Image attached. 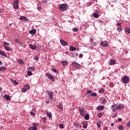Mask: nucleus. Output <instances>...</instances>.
<instances>
[{
  "instance_id": "nucleus-15",
  "label": "nucleus",
  "mask_w": 130,
  "mask_h": 130,
  "mask_svg": "<svg viewBox=\"0 0 130 130\" xmlns=\"http://www.w3.org/2000/svg\"><path fill=\"white\" fill-rule=\"evenodd\" d=\"M29 33L31 34V35H34L36 33V29H32L29 31Z\"/></svg>"
},
{
  "instance_id": "nucleus-40",
  "label": "nucleus",
  "mask_w": 130,
  "mask_h": 130,
  "mask_svg": "<svg viewBox=\"0 0 130 130\" xmlns=\"http://www.w3.org/2000/svg\"><path fill=\"white\" fill-rule=\"evenodd\" d=\"M97 116H98V117L99 118H101L102 116V114H101V113H99V114H97Z\"/></svg>"
},
{
  "instance_id": "nucleus-18",
  "label": "nucleus",
  "mask_w": 130,
  "mask_h": 130,
  "mask_svg": "<svg viewBox=\"0 0 130 130\" xmlns=\"http://www.w3.org/2000/svg\"><path fill=\"white\" fill-rule=\"evenodd\" d=\"M101 101L103 104H105V103H107V101H106V99L104 98H101Z\"/></svg>"
},
{
  "instance_id": "nucleus-8",
  "label": "nucleus",
  "mask_w": 130,
  "mask_h": 130,
  "mask_svg": "<svg viewBox=\"0 0 130 130\" xmlns=\"http://www.w3.org/2000/svg\"><path fill=\"white\" fill-rule=\"evenodd\" d=\"M33 126L29 128V130H37V125H38V123H34L32 124Z\"/></svg>"
},
{
  "instance_id": "nucleus-7",
  "label": "nucleus",
  "mask_w": 130,
  "mask_h": 130,
  "mask_svg": "<svg viewBox=\"0 0 130 130\" xmlns=\"http://www.w3.org/2000/svg\"><path fill=\"white\" fill-rule=\"evenodd\" d=\"M79 113L80 115H81V116H84L85 115V114L86 113V111H85V109L84 108H81L80 110H79Z\"/></svg>"
},
{
  "instance_id": "nucleus-26",
  "label": "nucleus",
  "mask_w": 130,
  "mask_h": 130,
  "mask_svg": "<svg viewBox=\"0 0 130 130\" xmlns=\"http://www.w3.org/2000/svg\"><path fill=\"white\" fill-rule=\"evenodd\" d=\"M29 47H30V48H31V49H33V50L36 49V47H37L36 45H33L32 44H30L29 45Z\"/></svg>"
},
{
  "instance_id": "nucleus-33",
  "label": "nucleus",
  "mask_w": 130,
  "mask_h": 130,
  "mask_svg": "<svg viewBox=\"0 0 130 130\" xmlns=\"http://www.w3.org/2000/svg\"><path fill=\"white\" fill-rule=\"evenodd\" d=\"M47 115L48 117H49V118H51V117H52V115L51 114V113H47Z\"/></svg>"
},
{
  "instance_id": "nucleus-16",
  "label": "nucleus",
  "mask_w": 130,
  "mask_h": 130,
  "mask_svg": "<svg viewBox=\"0 0 130 130\" xmlns=\"http://www.w3.org/2000/svg\"><path fill=\"white\" fill-rule=\"evenodd\" d=\"M115 62H116V61H115V60L112 59L110 61L109 63V64H110V66H113V64H115Z\"/></svg>"
},
{
  "instance_id": "nucleus-20",
  "label": "nucleus",
  "mask_w": 130,
  "mask_h": 130,
  "mask_svg": "<svg viewBox=\"0 0 130 130\" xmlns=\"http://www.w3.org/2000/svg\"><path fill=\"white\" fill-rule=\"evenodd\" d=\"M5 49H6V50H7V51H12V49L8 46H5L4 47Z\"/></svg>"
},
{
  "instance_id": "nucleus-46",
  "label": "nucleus",
  "mask_w": 130,
  "mask_h": 130,
  "mask_svg": "<svg viewBox=\"0 0 130 130\" xmlns=\"http://www.w3.org/2000/svg\"><path fill=\"white\" fill-rule=\"evenodd\" d=\"M113 109V112H115V111H116V110H117V108H113V109Z\"/></svg>"
},
{
  "instance_id": "nucleus-41",
  "label": "nucleus",
  "mask_w": 130,
  "mask_h": 130,
  "mask_svg": "<svg viewBox=\"0 0 130 130\" xmlns=\"http://www.w3.org/2000/svg\"><path fill=\"white\" fill-rule=\"evenodd\" d=\"M27 75L28 76H32V72L30 71H28L27 72Z\"/></svg>"
},
{
  "instance_id": "nucleus-17",
  "label": "nucleus",
  "mask_w": 130,
  "mask_h": 130,
  "mask_svg": "<svg viewBox=\"0 0 130 130\" xmlns=\"http://www.w3.org/2000/svg\"><path fill=\"white\" fill-rule=\"evenodd\" d=\"M0 54L1 55H2V56H5V57H8V55H7L6 53L0 50Z\"/></svg>"
},
{
  "instance_id": "nucleus-48",
  "label": "nucleus",
  "mask_w": 130,
  "mask_h": 130,
  "mask_svg": "<svg viewBox=\"0 0 130 130\" xmlns=\"http://www.w3.org/2000/svg\"><path fill=\"white\" fill-rule=\"evenodd\" d=\"M59 127H60V128H63V124H60L59 125Z\"/></svg>"
},
{
  "instance_id": "nucleus-5",
  "label": "nucleus",
  "mask_w": 130,
  "mask_h": 130,
  "mask_svg": "<svg viewBox=\"0 0 130 130\" xmlns=\"http://www.w3.org/2000/svg\"><path fill=\"white\" fill-rule=\"evenodd\" d=\"M19 1L16 0L14 2L13 4V8L15 10H18L19 9V3H18Z\"/></svg>"
},
{
  "instance_id": "nucleus-39",
  "label": "nucleus",
  "mask_w": 130,
  "mask_h": 130,
  "mask_svg": "<svg viewBox=\"0 0 130 130\" xmlns=\"http://www.w3.org/2000/svg\"><path fill=\"white\" fill-rule=\"evenodd\" d=\"M90 95L91 96H93V97H96V96H97V93L93 92V93H92Z\"/></svg>"
},
{
  "instance_id": "nucleus-9",
  "label": "nucleus",
  "mask_w": 130,
  "mask_h": 130,
  "mask_svg": "<svg viewBox=\"0 0 130 130\" xmlns=\"http://www.w3.org/2000/svg\"><path fill=\"white\" fill-rule=\"evenodd\" d=\"M102 46L104 47H106V46H108V42L107 41H103L101 43Z\"/></svg>"
},
{
  "instance_id": "nucleus-11",
  "label": "nucleus",
  "mask_w": 130,
  "mask_h": 130,
  "mask_svg": "<svg viewBox=\"0 0 130 130\" xmlns=\"http://www.w3.org/2000/svg\"><path fill=\"white\" fill-rule=\"evenodd\" d=\"M60 42L61 43V44H62V45L63 46H67L68 45V44H69V43H68V42H65L63 40L61 39L60 40Z\"/></svg>"
},
{
  "instance_id": "nucleus-44",
  "label": "nucleus",
  "mask_w": 130,
  "mask_h": 130,
  "mask_svg": "<svg viewBox=\"0 0 130 130\" xmlns=\"http://www.w3.org/2000/svg\"><path fill=\"white\" fill-rule=\"evenodd\" d=\"M117 105L116 104H114L112 106V108L113 109V108H115V107H117Z\"/></svg>"
},
{
  "instance_id": "nucleus-12",
  "label": "nucleus",
  "mask_w": 130,
  "mask_h": 130,
  "mask_svg": "<svg viewBox=\"0 0 130 130\" xmlns=\"http://www.w3.org/2000/svg\"><path fill=\"white\" fill-rule=\"evenodd\" d=\"M19 20H22V21L26 22V21H28V18L26 17V16H21L19 17Z\"/></svg>"
},
{
  "instance_id": "nucleus-43",
  "label": "nucleus",
  "mask_w": 130,
  "mask_h": 130,
  "mask_svg": "<svg viewBox=\"0 0 130 130\" xmlns=\"http://www.w3.org/2000/svg\"><path fill=\"white\" fill-rule=\"evenodd\" d=\"M52 71L54 73H56V72H57V70H56V69H54V68H52Z\"/></svg>"
},
{
  "instance_id": "nucleus-56",
  "label": "nucleus",
  "mask_w": 130,
  "mask_h": 130,
  "mask_svg": "<svg viewBox=\"0 0 130 130\" xmlns=\"http://www.w3.org/2000/svg\"><path fill=\"white\" fill-rule=\"evenodd\" d=\"M118 121H122V118H119L118 119Z\"/></svg>"
},
{
  "instance_id": "nucleus-63",
  "label": "nucleus",
  "mask_w": 130,
  "mask_h": 130,
  "mask_svg": "<svg viewBox=\"0 0 130 130\" xmlns=\"http://www.w3.org/2000/svg\"><path fill=\"white\" fill-rule=\"evenodd\" d=\"M3 62H2V61L0 60V65L2 64Z\"/></svg>"
},
{
  "instance_id": "nucleus-42",
  "label": "nucleus",
  "mask_w": 130,
  "mask_h": 130,
  "mask_svg": "<svg viewBox=\"0 0 130 130\" xmlns=\"http://www.w3.org/2000/svg\"><path fill=\"white\" fill-rule=\"evenodd\" d=\"M102 92H104V89L102 88L101 89L99 90V93H102Z\"/></svg>"
},
{
  "instance_id": "nucleus-31",
  "label": "nucleus",
  "mask_w": 130,
  "mask_h": 130,
  "mask_svg": "<svg viewBox=\"0 0 130 130\" xmlns=\"http://www.w3.org/2000/svg\"><path fill=\"white\" fill-rule=\"evenodd\" d=\"M27 89L26 88V87H24L21 89V91L23 92H27Z\"/></svg>"
},
{
  "instance_id": "nucleus-30",
  "label": "nucleus",
  "mask_w": 130,
  "mask_h": 130,
  "mask_svg": "<svg viewBox=\"0 0 130 130\" xmlns=\"http://www.w3.org/2000/svg\"><path fill=\"white\" fill-rule=\"evenodd\" d=\"M34 60H36V61H38V60H39V59L38 58V55L34 56Z\"/></svg>"
},
{
  "instance_id": "nucleus-61",
  "label": "nucleus",
  "mask_w": 130,
  "mask_h": 130,
  "mask_svg": "<svg viewBox=\"0 0 130 130\" xmlns=\"http://www.w3.org/2000/svg\"><path fill=\"white\" fill-rule=\"evenodd\" d=\"M76 56H78L79 53H76Z\"/></svg>"
},
{
  "instance_id": "nucleus-22",
  "label": "nucleus",
  "mask_w": 130,
  "mask_h": 130,
  "mask_svg": "<svg viewBox=\"0 0 130 130\" xmlns=\"http://www.w3.org/2000/svg\"><path fill=\"white\" fill-rule=\"evenodd\" d=\"M4 98H6V100H7V101H10V100H11V98H10V95H5Z\"/></svg>"
},
{
  "instance_id": "nucleus-6",
  "label": "nucleus",
  "mask_w": 130,
  "mask_h": 130,
  "mask_svg": "<svg viewBox=\"0 0 130 130\" xmlns=\"http://www.w3.org/2000/svg\"><path fill=\"white\" fill-rule=\"evenodd\" d=\"M47 94L49 97L50 100H52L53 99V92L52 91H47Z\"/></svg>"
},
{
  "instance_id": "nucleus-25",
  "label": "nucleus",
  "mask_w": 130,
  "mask_h": 130,
  "mask_svg": "<svg viewBox=\"0 0 130 130\" xmlns=\"http://www.w3.org/2000/svg\"><path fill=\"white\" fill-rule=\"evenodd\" d=\"M58 108L61 111H62L63 110V106L60 104L58 105Z\"/></svg>"
},
{
  "instance_id": "nucleus-28",
  "label": "nucleus",
  "mask_w": 130,
  "mask_h": 130,
  "mask_svg": "<svg viewBox=\"0 0 130 130\" xmlns=\"http://www.w3.org/2000/svg\"><path fill=\"white\" fill-rule=\"evenodd\" d=\"M18 62H19L20 64H24V61H23V60H22V59H20L18 61Z\"/></svg>"
},
{
  "instance_id": "nucleus-64",
  "label": "nucleus",
  "mask_w": 130,
  "mask_h": 130,
  "mask_svg": "<svg viewBox=\"0 0 130 130\" xmlns=\"http://www.w3.org/2000/svg\"><path fill=\"white\" fill-rule=\"evenodd\" d=\"M3 90V88L0 87V91H2Z\"/></svg>"
},
{
  "instance_id": "nucleus-27",
  "label": "nucleus",
  "mask_w": 130,
  "mask_h": 130,
  "mask_svg": "<svg viewBox=\"0 0 130 130\" xmlns=\"http://www.w3.org/2000/svg\"><path fill=\"white\" fill-rule=\"evenodd\" d=\"M125 32H127V33L130 34V28H129V27H126L125 28Z\"/></svg>"
},
{
  "instance_id": "nucleus-2",
  "label": "nucleus",
  "mask_w": 130,
  "mask_h": 130,
  "mask_svg": "<svg viewBox=\"0 0 130 130\" xmlns=\"http://www.w3.org/2000/svg\"><path fill=\"white\" fill-rule=\"evenodd\" d=\"M121 81L123 84H128L129 83V77L127 76H124L121 78Z\"/></svg>"
},
{
  "instance_id": "nucleus-53",
  "label": "nucleus",
  "mask_w": 130,
  "mask_h": 130,
  "mask_svg": "<svg viewBox=\"0 0 130 130\" xmlns=\"http://www.w3.org/2000/svg\"><path fill=\"white\" fill-rule=\"evenodd\" d=\"M110 87H111L112 88L113 87V83H111L110 84Z\"/></svg>"
},
{
  "instance_id": "nucleus-47",
  "label": "nucleus",
  "mask_w": 130,
  "mask_h": 130,
  "mask_svg": "<svg viewBox=\"0 0 130 130\" xmlns=\"http://www.w3.org/2000/svg\"><path fill=\"white\" fill-rule=\"evenodd\" d=\"M74 125H75V126H79V123L74 122Z\"/></svg>"
},
{
  "instance_id": "nucleus-62",
  "label": "nucleus",
  "mask_w": 130,
  "mask_h": 130,
  "mask_svg": "<svg viewBox=\"0 0 130 130\" xmlns=\"http://www.w3.org/2000/svg\"><path fill=\"white\" fill-rule=\"evenodd\" d=\"M46 103H47V104L49 103V101H46Z\"/></svg>"
},
{
  "instance_id": "nucleus-1",
  "label": "nucleus",
  "mask_w": 130,
  "mask_h": 130,
  "mask_svg": "<svg viewBox=\"0 0 130 130\" xmlns=\"http://www.w3.org/2000/svg\"><path fill=\"white\" fill-rule=\"evenodd\" d=\"M69 6L66 4H61L59 7L60 11L61 12H64L66 10H68Z\"/></svg>"
},
{
  "instance_id": "nucleus-24",
  "label": "nucleus",
  "mask_w": 130,
  "mask_h": 130,
  "mask_svg": "<svg viewBox=\"0 0 130 130\" xmlns=\"http://www.w3.org/2000/svg\"><path fill=\"white\" fill-rule=\"evenodd\" d=\"M118 130H124V127L121 125H120L118 127Z\"/></svg>"
},
{
  "instance_id": "nucleus-60",
  "label": "nucleus",
  "mask_w": 130,
  "mask_h": 130,
  "mask_svg": "<svg viewBox=\"0 0 130 130\" xmlns=\"http://www.w3.org/2000/svg\"><path fill=\"white\" fill-rule=\"evenodd\" d=\"M111 126H113L114 125V123H111Z\"/></svg>"
},
{
  "instance_id": "nucleus-57",
  "label": "nucleus",
  "mask_w": 130,
  "mask_h": 130,
  "mask_svg": "<svg viewBox=\"0 0 130 130\" xmlns=\"http://www.w3.org/2000/svg\"><path fill=\"white\" fill-rule=\"evenodd\" d=\"M30 70H35V68L32 67L30 68Z\"/></svg>"
},
{
  "instance_id": "nucleus-52",
  "label": "nucleus",
  "mask_w": 130,
  "mask_h": 130,
  "mask_svg": "<svg viewBox=\"0 0 130 130\" xmlns=\"http://www.w3.org/2000/svg\"><path fill=\"white\" fill-rule=\"evenodd\" d=\"M87 93H88V94H91V93H92V90H88Z\"/></svg>"
},
{
  "instance_id": "nucleus-54",
  "label": "nucleus",
  "mask_w": 130,
  "mask_h": 130,
  "mask_svg": "<svg viewBox=\"0 0 130 130\" xmlns=\"http://www.w3.org/2000/svg\"><path fill=\"white\" fill-rule=\"evenodd\" d=\"M38 9L39 11H41V10H42V8L39 7L38 8Z\"/></svg>"
},
{
  "instance_id": "nucleus-45",
  "label": "nucleus",
  "mask_w": 130,
  "mask_h": 130,
  "mask_svg": "<svg viewBox=\"0 0 130 130\" xmlns=\"http://www.w3.org/2000/svg\"><path fill=\"white\" fill-rule=\"evenodd\" d=\"M42 121H43V122H45V121H46V118L43 117L42 118Z\"/></svg>"
},
{
  "instance_id": "nucleus-4",
  "label": "nucleus",
  "mask_w": 130,
  "mask_h": 130,
  "mask_svg": "<svg viewBox=\"0 0 130 130\" xmlns=\"http://www.w3.org/2000/svg\"><path fill=\"white\" fill-rule=\"evenodd\" d=\"M72 65L73 68H76L78 70L81 69V64L78 63L77 62H73Z\"/></svg>"
},
{
  "instance_id": "nucleus-3",
  "label": "nucleus",
  "mask_w": 130,
  "mask_h": 130,
  "mask_svg": "<svg viewBox=\"0 0 130 130\" xmlns=\"http://www.w3.org/2000/svg\"><path fill=\"white\" fill-rule=\"evenodd\" d=\"M46 77H47L48 79L51 80V81H52V82H54V81H55V79H54V77H53V76H52V75L51 74L46 73Z\"/></svg>"
},
{
  "instance_id": "nucleus-19",
  "label": "nucleus",
  "mask_w": 130,
  "mask_h": 130,
  "mask_svg": "<svg viewBox=\"0 0 130 130\" xmlns=\"http://www.w3.org/2000/svg\"><path fill=\"white\" fill-rule=\"evenodd\" d=\"M90 117V115H89V114H86L84 116V119L86 120H88V119H90V118H89Z\"/></svg>"
},
{
  "instance_id": "nucleus-10",
  "label": "nucleus",
  "mask_w": 130,
  "mask_h": 130,
  "mask_svg": "<svg viewBox=\"0 0 130 130\" xmlns=\"http://www.w3.org/2000/svg\"><path fill=\"white\" fill-rule=\"evenodd\" d=\"M105 108L104 106H99L97 107L96 109L97 110H99V111H102L103 109Z\"/></svg>"
},
{
  "instance_id": "nucleus-36",
  "label": "nucleus",
  "mask_w": 130,
  "mask_h": 130,
  "mask_svg": "<svg viewBox=\"0 0 130 130\" xmlns=\"http://www.w3.org/2000/svg\"><path fill=\"white\" fill-rule=\"evenodd\" d=\"M11 81L14 84V85H18V82L16 80L11 79Z\"/></svg>"
},
{
  "instance_id": "nucleus-51",
  "label": "nucleus",
  "mask_w": 130,
  "mask_h": 130,
  "mask_svg": "<svg viewBox=\"0 0 130 130\" xmlns=\"http://www.w3.org/2000/svg\"><path fill=\"white\" fill-rule=\"evenodd\" d=\"M117 26H121V22H118L117 23Z\"/></svg>"
},
{
  "instance_id": "nucleus-29",
  "label": "nucleus",
  "mask_w": 130,
  "mask_h": 130,
  "mask_svg": "<svg viewBox=\"0 0 130 130\" xmlns=\"http://www.w3.org/2000/svg\"><path fill=\"white\" fill-rule=\"evenodd\" d=\"M93 17H94V18H99V14H98L96 13H93Z\"/></svg>"
},
{
  "instance_id": "nucleus-14",
  "label": "nucleus",
  "mask_w": 130,
  "mask_h": 130,
  "mask_svg": "<svg viewBox=\"0 0 130 130\" xmlns=\"http://www.w3.org/2000/svg\"><path fill=\"white\" fill-rule=\"evenodd\" d=\"M116 108L118 110L119 109H123L124 108V106L123 105H119L117 106Z\"/></svg>"
},
{
  "instance_id": "nucleus-49",
  "label": "nucleus",
  "mask_w": 130,
  "mask_h": 130,
  "mask_svg": "<svg viewBox=\"0 0 130 130\" xmlns=\"http://www.w3.org/2000/svg\"><path fill=\"white\" fill-rule=\"evenodd\" d=\"M30 114L32 115V116H35V113L33 112H30Z\"/></svg>"
},
{
  "instance_id": "nucleus-23",
  "label": "nucleus",
  "mask_w": 130,
  "mask_h": 130,
  "mask_svg": "<svg viewBox=\"0 0 130 130\" xmlns=\"http://www.w3.org/2000/svg\"><path fill=\"white\" fill-rule=\"evenodd\" d=\"M6 69H7V67L5 66H2L0 67V72H2V71H6Z\"/></svg>"
},
{
  "instance_id": "nucleus-58",
  "label": "nucleus",
  "mask_w": 130,
  "mask_h": 130,
  "mask_svg": "<svg viewBox=\"0 0 130 130\" xmlns=\"http://www.w3.org/2000/svg\"><path fill=\"white\" fill-rule=\"evenodd\" d=\"M79 57H83V54H80L79 55Z\"/></svg>"
},
{
  "instance_id": "nucleus-50",
  "label": "nucleus",
  "mask_w": 130,
  "mask_h": 130,
  "mask_svg": "<svg viewBox=\"0 0 130 130\" xmlns=\"http://www.w3.org/2000/svg\"><path fill=\"white\" fill-rule=\"evenodd\" d=\"M126 125L128 127H129V126H130V121H129L128 123H126Z\"/></svg>"
},
{
  "instance_id": "nucleus-55",
  "label": "nucleus",
  "mask_w": 130,
  "mask_h": 130,
  "mask_svg": "<svg viewBox=\"0 0 130 130\" xmlns=\"http://www.w3.org/2000/svg\"><path fill=\"white\" fill-rule=\"evenodd\" d=\"M97 126H98V127H100V123L99 122H98L97 123Z\"/></svg>"
},
{
  "instance_id": "nucleus-32",
  "label": "nucleus",
  "mask_w": 130,
  "mask_h": 130,
  "mask_svg": "<svg viewBox=\"0 0 130 130\" xmlns=\"http://www.w3.org/2000/svg\"><path fill=\"white\" fill-rule=\"evenodd\" d=\"M117 30L118 32H121V31H122V27H118Z\"/></svg>"
},
{
  "instance_id": "nucleus-34",
  "label": "nucleus",
  "mask_w": 130,
  "mask_h": 130,
  "mask_svg": "<svg viewBox=\"0 0 130 130\" xmlns=\"http://www.w3.org/2000/svg\"><path fill=\"white\" fill-rule=\"evenodd\" d=\"M3 45L5 46H10V44L8 43L7 42H4Z\"/></svg>"
},
{
  "instance_id": "nucleus-35",
  "label": "nucleus",
  "mask_w": 130,
  "mask_h": 130,
  "mask_svg": "<svg viewBox=\"0 0 130 130\" xmlns=\"http://www.w3.org/2000/svg\"><path fill=\"white\" fill-rule=\"evenodd\" d=\"M24 87L26 88V90H29L30 89V85L27 84L24 86Z\"/></svg>"
},
{
  "instance_id": "nucleus-38",
  "label": "nucleus",
  "mask_w": 130,
  "mask_h": 130,
  "mask_svg": "<svg viewBox=\"0 0 130 130\" xmlns=\"http://www.w3.org/2000/svg\"><path fill=\"white\" fill-rule=\"evenodd\" d=\"M72 31H73V32H77V31H78V28H77V27L73 28L72 29Z\"/></svg>"
},
{
  "instance_id": "nucleus-21",
  "label": "nucleus",
  "mask_w": 130,
  "mask_h": 130,
  "mask_svg": "<svg viewBox=\"0 0 130 130\" xmlns=\"http://www.w3.org/2000/svg\"><path fill=\"white\" fill-rule=\"evenodd\" d=\"M75 50H77V48H75L73 46H70V51H75Z\"/></svg>"
},
{
  "instance_id": "nucleus-59",
  "label": "nucleus",
  "mask_w": 130,
  "mask_h": 130,
  "mask_svg": "<svg viewBox=\"0 0 130 130\" xmlns=\"http://www.w3.org/2000/svg\"><path fill=\"white\" fill-rule=\"evenodd\" d=\"M99 23H103V21L101 20H99Z\"/></svg>"
},
{
  "instance_id": "nucleus-13",
  "label": "nucleus",
  "mask_w": 130,
  "mask_h": 130,
  "mask_svg": "<svg viewBox=\"0 0 130 130\" xmlns=\"http://www.w3.org/2000/svg\"><path fill=\"white\" fill-rule=\"evenodd\" d=\"M81 124L83 125V128H87V127H88V123L87 122H82Z\"/></svg>"
},
{
  "instance_id": "nucleus-37",
  "label": "nucleus",
  "mask_w": 130,
  "mask_h": 130,
  "mask_svg": "<svg viewBox=\"0 0 130 130\" xmlns=\"http://www.w3.org/2000/svg\"><path fill=\"white\" fill-rule=\"evenodd\" d=\"M62 66H66L68 64V61H62Z\"/></svg>"
}]
</instances>
